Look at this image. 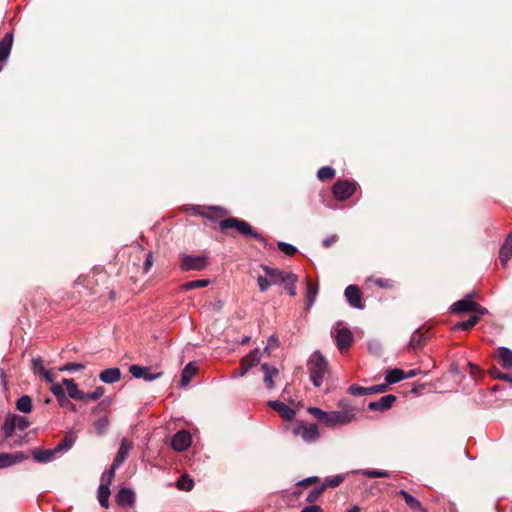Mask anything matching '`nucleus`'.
I'll return each mask as SVG.
<instances>
[{
    "label": "nucleus",
    "mask_w": 512,
    "mask_h": 512,
    "mask_svg": "<svg viewBox=\"0 0 512 512\" xmlns=\"http://www.w3.org/2000/svg\"><path fill=\"white\" fill-rule=\"evenodd\" d=\"M109 405L110 402L108 400H103L93 409V413H107Z\"/></svg>",
    "instance_id": "54"
},
{
    "label": "nucleus",
    "mask_w": 512,
    "mask_h": 512,
    "mask_svg": "<svg viewBox=\"0 0 512 512\" xmlns=\"http://www.w3.org/2000/svg\"><path fill=\"white\" fill-rule=\"evenodd\" d=\"M495 356L498 359V362L505 369L512 368V350L507 347H499Z\"/></svg>",
    "instance_id": "21"
},
{
    "label": "nucleus",
    "mask_w": 512,
    "mask_h": 512,
    "mask_svg": "<svg viewBox=\"0 0 512 512\" xmlns=\"http://www.w3.org/2000/svg\"><path fill=\"white\" fill-rule=\"evenodd\" d=\"M337 240H338L337 235H331L330 237H327L323 240L322 245H323V247L328 248L331 245H333L334 243H336Z\"/></svg>",
    "instance_id": "60"
},
{
    "label": "nucleus",
    "mask_w": 512,
    "mask_h": 512,
    "mask_svg": "<svg viewBox=\"0 0 512 512\" xmlns=\"http://www.w3.org/2000/svg\"><path fill=\"white\" fill-rule=\"evenodd\" d=\"M278 248L281 252L288 256H292L296 253L297 249L295 246L285 243V242H278Z\"/></svg>",
    "instance_id": "47"
},
{
    "label": "nucleus",
    "mask_w": 512,
    "mask_h": 512,
    "mask_svg": "<svg viewBox=\"0 0 512 512\" xmlns=\"http://www.w3.org/2000/svg\"><path fill=\"white\" fill-rule=\"evenodd\" d=\"M489 372H490V375L496 379H501V375L504 374L497 367L491 368Z\"/></svg>",
    "instance_id": "62"
},
{
    "label": "nucleus",
    "mask_w": 512,
    "mask_h": 512,
    "mask_svg": "<svg viewBox=\"0 0 512 512\" xmlns=\"http://www.w3.org/2000/svg\"><path fill=\"white\" fill-rule=\"evenodd\" d=\"M16 414H7L5 417L4 424L1 428L2 432L4 433L5 438H10L14 434V431L16 428Z\"/></svg>",
    "instance_id": "26"
},
{
    "label": "nucleus",
    "mask_w": 512,
    "mask_h": 512,
    "mask_svg": "<svg viewBox=\"0 0 512 512\" xmlns=\"http://www.w3.org/2000/svg\"><path fill=\"white\" fill-rule=\"evenodd\" d=\"M42 376L47 382L51 383L50 391L57 397V400L60 404H63L64 401V388L61 383H54L53 375L45 370L44 373H41Z\"/></svg>",
    "instance_id": "13"
},
{
    "label": "nucleus",
    "mask_w": 512,
    "mask_h": 512,
    "mask_svg": "<svg viewBox=\"0 0 512 512\" xmlns=\"http://www.w3.org/2000/svg\"><path fill=\"white\" fill-rule=\"evenodd\" d=\"M15 421H16V428L21 431L26 430L30 426V422L24 416H19L16 414Z\"/></svg>",
    "instance_id": "51"
},
{
    "label": "nucleus",
    "mask_w": 512,
    "mask_h": 512,
    "mask_svg": "<svg viewBox=\"0 0 512 512\" xmlns=\"http://www.w3.org/2000/svg\"><path fill=\"white\" fill-rule=\"evenodd\" d=\"M262 269L264 273L269 278V281L272 283V285H280L283 284V282L286 279L288 272H283L277 268H272L266 265H262Z\"/></svg>",
    "instance_id": "14"
},
{
    "label": "nucleus",
    "mask_w": 512,
    "mask_h": 512,
    "mask_svg": "<svg viewBox=\"0 0 512 512\" xmlns=\"http://www.w3.org/2000/svg\"><path fill=\"white\" fill-rule=\"evenodd\" d=\"M31 363H32L31 369L34 372V374L40 375L41 373H44L45 368L43 366L41 357L33 358Z\"/></svg>",
    "instance_id": "46"
},
{
    "label": "nucleus",
    "mask_w": 512,
    "mask_h": 512,
    "mask_svg": "<svg viewBox=\"0 0 512 512\" xmlns=\"http://www.w3.org/2000/svg\"><path fill=\"white\" fill-rule=\"evenodd\" d=\"M27 458L28 457L24 455L23 452L2 453L0 454V468L11 466Z\"/></svg>",
    "instance_id": "16"
},
{
    "label": "nucleus",
    "mask_w": 512,
    "mask_h": 512,
    "mask_svg": "<svg viewBox=\"0 0 512 512\" xmlns=\"http://www.w3.org/2000/svg\"><path fill=\"white\" fill-rule=\"evenodd\" d=\"M219 226L221 230L235 228L240 234L246 237L254 238L266 244L264 237L258 232L254 231V229L244 220H240L235 217H230L220 221Z\"/></svg>",
    "instance_id": "3"
},
{
    "label": "nucleus",
    "mask_w": 512,
    "mask_h": 512,
    "mask_svg": "<svg viewBox=\"0 0 512 512\" xmlns=\"http://www.w3.org/2000/svg\"><path fill=\"white\" fill-rule=\"evenodd\" d=\"M308 412L318 419L321 423L325 424L327 419V412L318 407H309Z\"/></svg>",
    "instance_id": "43"
},
{
    "label": "nucleus",
    "mask_w": 512,
    "mask_h": 512,
    "mask_svg": "<svg viewBox=\"0 0 512 512\" xmlns=\"http://www.w3.org/2000/svg\"><path fill=\"white\" fill-rule=\"evenodd\" d=\"M118 505L131 507L135 502V494L129 488H122L116 495Z\"/></svg>",
    "instance_id": "19"
},
{
    "label": "nucleus",
    "mask_w": 512,
    "mask_h": 512,
    "mask_svg": "<svg viewBox=\"0 0 512 512\" xmlns=\"http://www.w3.org/2000/svg\"><path fill=\"white\" fill-rule=\"evenodd\" d=\"M13 44V35L6 34L0 41V61H6L10 55Z\"/></svg>",
    "instance_id": "25"
},
{
    "label": "nucleus",
    "mask_w": 512,
    "mask_h": 512,
    "mask_svg": "<svg viewBox=\"0 0 512 512\" xmlns=\"http://www.w3.org/2000/svg\"><path fill=\"white\" fill-rule=\"evenodd\" d=\"M356 185L347 180L337 181L332 188L334 197L339 201L348 199L355 191Z\"/></svg>",
    "instance_id": "7"
},
{
    "label": "nucleus",
    "mask_w": 512,
    "mask_h": 512,
    "mask_svg": "<svg viewBox=\"0 0 512 512\" xmlns=\"http://www.w3.org/2000/svg\"><path fill=\"white\" fill-rule=\"evenodd\" d=\"M104 392H105V390L101 386L97 387L92 392H88V393L84 392V401L83 402H86L88 400L96 401V400L100 399L103 396Z\"/></svg>",
    "instance_id": "42"
},
{
    "label": "nucleus",
    "mask_w": 512,
    "mask_h": 512,
    "mask_svg": "<svg viewBox=\"0 0 512 512\" xmlns=\"http://www.w3.org/2000/svg\"><path fill=\"white\" fill-rule=\"evenodd\" d=\"M121 378V371L119 368H108L103 370L100 375L99 379L107 384H113L115 382H118Z\"/></svg>",
    "instance_id": "23"
},
{
    "label": "nucleus",
    "mask_w": 512,
    "mask_h": 512,
    "mask_svg": "<svg viewBox=\"0 0 512 512\" xmlns=\"http://www.w3.org/2000/svg\"><path fill=\"white\" fill-rule=\"evenodd\" d=\"M333 334L337 348L341 352H343L344 350L348 349L351 346L353 342V334L348 328L343 327L340 323H338L337 326L334 328Z\"/></svg>",
    "instance_id": "5"
},
{
    "label": "nucleus",
    "mask_w": 512,
    "mask_h": 512,
    "mask_svg": "<svg viewBox=\"0 0 512 512\" xmlns=\"http://www.w3.org/2000/svg\"><path fill=\"white\" fill-rule=\"evenodd\" d=\"M196 371H197V368L192 362L188 363L184 367L182 374H181L182 386H186L189 384V382L191 381L193 376L196 374Z\"/></svg>",
    "instance_id": "31"
},
{
    "label": "nucleus",
    "mask_w": 512,
    "mask_h": 512,
    "mask_svg": "<svg viewBox=\"0 0 512 512\" xmlns=\"http://www.w3.org/2000/svg\"><path fill=\"white\" fill-rule=\"evenodd\" d=\"M152 265H153V253L150 251L146 255V259H145V262L143 264L144 272L147 273L151 269Z\"/></svg>",
    "instance_id": "56"
},
{
    "label": "nucleus",
    "mask_w": 512,
    "mask_h": 512,
    "mask_svg": "<svg viewBox=\"0 0 512 512\" xmlns=\"http://www.w3.org/2000/svg\"><path fill=\"white\" fill-rule=\"evenodd\" d=\"M61 384L62 387H66L67 394L70 398L78 401H84V392L78 388L73 379H63Z\"/></svg>",
    "instance_id": "18"
},
{
    "label": "nucleus",
    "mask_w": 512,
    "mask_h": 512,
    "mask_svg": "<svg viewBox=\"0 0 512 512\" xmlns=\"http://www.w3.org/2000/svg\"><path fill=\"white\" fill-rule=\"evenodd\" d=\"M512 256V248L502 245L499 252V259L503 267H505Z\"/></svg>",
    "instance_id": "39"
},
{
    "label": "nucleus",
    "mask_w": 512,
    "mask_h": 512,
    "mask_svg": "<svg viewBox=\"0 0 512 512\" xmlns=\"http://www.w3.org/2000/svg\"><path fill=\"white\" fill-rule=\"evenodd\" d=\"M129 372L136 379H144L147 382L156 380L162 376V372L150 373L149 368L140 365H131Z\"/></svg>",
    "instance_id": "9"
},
{
    "label": "nucleus",
    "mask_w": 512,
    "mask_h": 512,
    "mask_svg": "<svg viewBox=\"0 0 512 512\" xmlns=\"http://www.w3.org/2000/svg\"><path fill=\"white\" fill-rule=\"evenodd\" d=\"M472 312L475 313L474 315L480 316V315L487 314L488 310L485 307H483V306L479 305L478 303L474 302V306H473V311Z\"/></svg>",
    "instance_id": "59"
},
{
    "label": "nucleus",
    "mask_w": 512,
    "mask_h": 512,
    "mask_svg": "<svg viewBox=\"0 0 512 512\" xmlns=\"http://www.w3.org/2000/svg\"><path fill=\"white\" fill-rule=\"evenodd\" d=\"M56 451L54 449L43 450L35 448L32 450V456L36 462L48 463L51 462L55 457Z\"/></svg>",
    "instance_id": "22"
},
{
    "label": "nucleus",
    "mask_w": 512,
    "mask_h": 512,
    "mask_svg": "<svg viewBox=\"0 0 512 512\" xmlns=\"http://www.w3.org/2000/svg\"><path fill=\"white\" fill-rule=\"evenodd\" d=\"M192 442L191 434L186 430L178 431L171 440V446L176 451L186 450Z\"/></svg>",
    "instance_id": "8"
},
{
    "label": "nucleus",
    "mask_w": 512,
    "mask_h": 512,
    "mask_svg": "<svg viewBox=\"0 0 512 512\" xmlns=\"http://www.w3.org/2000/svg\"><path fill=\"white\" fill-rule=\"evenodd\" d=\"M323 490H324V488L322 486L319 488L312 489L307 495V501L310 503L316 501L318 499V497L321 495V493L323 492Z\"/></svg>",
    "instance_id": "52"
},
{
    "label": "nucleus",
    "mask_w": 512,
    "mask_h": 512,
    "mask_svg": "<svg viewBox=\"0 0 512 512\" xmlns=\"http://www.w3.org/2000/svg\"><path fill=\"white\" fill-rule=\"evenodd\" d=\"M261 369L264 372V384L267 389L271 390L274 388V377L278 376L279 371L276 367L271 366L267 363L261 365Z\"/></svg>",
    "instance_id": "17"
},
{
    "label": "nucleus",
    "mask_w": 512,
    "mask_h": 512,
    "mask_svg": "<svg viewBox=\"0 0 512 512\" xmlns=\"http://www.w3.org/2000/svg\"><path fill=\"white\" fill-rule=\"evenodd\" d=\"M426 341V335L425 333H422L420 329H417L412 335H411V338H410V341H409V348L411 350H418L420 349L424 343Z\"/></svg>",
    "instance_id": "27"
},
{
    "label": "nucleus",
    "mask_w": 512,
    "mask_h": 512,
    "mask_svg": "<svg viewBox=\"0 0 512 512\" xmlns=\"http://www.w3.org/2000/svg\"><path fill=\"white\" fill-rule=\"evenodd\" d=\"M345 297L350 306L357 308V309H363L364 305L361 301V292L358 286L356 285H349L345 289Z\"/></svg>",
    "instance_id": "10"
},
{
    "label": "nucleus",
    "mask_w": 512,
    "mask_h": 512,
    "mask_svg": "<svg viewBox=\"0 0 512 512\" xmlns=\"http://www.w3.org/2000/svg\"><path fill=\"white\" fill-rule=\"evenodd\" d=\"M131 449L132 443L126 438H123L121 440L120 447L118 449L116 457L113 461L114 468H119L122 465V463L127 459Z\"/></svg>",
    "instance_id": "12"
},
{
    "label": "nucleus",
    "mask_w": 512,
    "mask_h": 512,
    "mask_svg": "<svg viewBox=\"0 0 512 512\" xmlns=\"http://www.w3.org/2000/svg\"><path fill=\"white\" fill-rule=\"evenodd\" d=\"M116 469L117 468H114V463H112L110 470L103 473L101 483L107 484L108 487H110V484L115 476Z\"/></svg>",
    "instance_id": "48"
},
{
    "label": "nucleus",
    "mask_w": 512,
    "mask_h": 512,
    "mask_svg": "<svg viewBox=\"0 0 512 512\" xmlns=\"http://www.w3.org/2000/svg\"><path fill=\"white\" fill-rule=\"evenodd\" d=\"M194 487L193 480L187 475H181L177 481V488L183 491H191Z\"/></svg>",
    "instance_id": "37"
},
{
    "label": "nucleus",
    "mask_w": 512,
    "mask_h": 512,
    "mask_svg": "<svg viewBox=\"0 0 512 512\" xmlns=\"http://www.w3.org/2000/svg\"><path fill=\"white\" fill-rule=\"evenodd\" d=\"M473 306L474 301L472 300L471 295H467L465 298L453 303L451 306V311L455 313L472 312Z\"/></svg>",
    "instance_id": "20"
},
{
    "label": "nucleus",
    "mask_w": 512,
    "mask_h": 512,
    "mask_svg": "<svg viewBox=\"0 0 512 512\" xmlns=\"http://www.w3.org/2000/svg\"><path fill=\"white\" fill-rule=\"evenodd\" d=\"M396 401V397L392 394L382 396L379 400L370 402L368 408L372 411L384 412L390 409L393 403Z\"/></svg>",
    "instance_id": "11"
},
{
    "label": "nucleus",
    "mask_w": 512,
    "mask_h": 512,
    "mask_svg": "<svg viewBox=\"0 0 512 512\" xmlns=\"http://www.w3.org/2000/svg\"><path fill=\"white\" fill-rule=\"evenodd\" d=\"M84 369V365L81 363H67L64 366L60 367L59 370L64 372H74Z\"/></svg>",
    "instance_id": "50"
},
{
    "label": "nucleus",
    "mask_w": 512,
    "mask_h": 512,
    "mask_svg": "<svg viewBox=\"0 0 512 512\" xmlns=\"http://www.w3.org/2000/svg\"><path fill=\"white\" fill-rule=\"evenodd\" d=\"M293 434L299 436L306 443H313L319 438L316 424L299 423L293 428Z\"/></svg>",
    "instance_id": "4"
},
{
    "label": "nucleus",
    "mask_w": 512,
    "mask_h": 512,
    "mask_svg": "<svg viewBox=\"0 0 512 512\" xmlns=\"http://www.w3.org/2000/svg\"><path fill=\"white\" fill-rule=\"evenodd\" d=\"M344 480V476L343 475H335V476H332V477H327L323 483H322V487L325 489V488H328V487H337L339 486L342 481Z\"/></svg>",
    "instance_id": "40"
},
{
    "label": "nucleus",
    "mask_w": 512,
    "mask_h": 512,
    "mask_svg": "<svg viewBox=\"0 0 512 512\" xmlns=\"http://www.w3.org/2000/svg\"><path fill=\"white\" fill-rule=\"evenodd\" d=\"M261 351L259 348L252 350L248 355L242 358V362L248 366V368H252L260 363L261 360Z\"/></svg>",
    "instance_id": "29"
},
{
    "label": "nucleus",
    "mask_w": 512,
    "mask_h": 512,
    "mask_svg": "<svg viewBox=\"0 0 512 512\" xmlns=\"http://www.w3.org/2000/svg\"><path fill=\"white\" fill-rule=\"evenodd\" d=\"M278 346H279V340H278V337H277L275 334H273V335H271V336L269 337V339H268V343H267V345H266V347H265V349H264V350H265V351H268V350H270V349H275V348H277Z\"/></svg>",
    "instance_id": "53"
},
{
    "label": "nucleus",
    "mask_w": 512,
    "mask_h": 512,
    "mask_svg": "<svg viewBox=\"0 0 512 512\" xmlns=\"http://www.w3.org/2000/svg\"><path fill=\"white\" fill-rule=\"evenodd\" d=\"M399 495L403 497L406 504L414 511H423L422 504L412 495H410L406 490L401 489Z\"/></svg>",
    "instance_id": "28"
},
{
    "label": "nucleus",
    "mask_w": 512,
    "mask_h": 512,
    "mask_svg": "<svg viewBox=\"0 0 512 512\" xmlns=\"http://www.w3.org/2000/svg\"><path fill=\"white\" fill-rule=\"evenodd\" d=\"M297 280H298L297 275L290 272V273H287L286 279L283 282V284L285 285V289L287 290L289 295L292 297H294L296 295L295 284H296Z\"/></svg>",
    "instance_id": "35"
},
{
    "label": "nucleus",
    "mask_w": 512,
    "mask_h": 512,
    "mask_svg": "<svg viewBox=\"0 0 512 512\" xmlns=\"http://www.w3.org/2000/svg\"><path fill=\"white\" fill-rule=\"evenodd\" d=\"M386 389H387V385L386 384L375 385V386H372V387H368V394L382 393V392H385Z\"/></svg>",
    "instance_id": "57"
},
{
    "label": "nucleus",
    "mask_w": 512,
    "mask_h": 512,
    "mask_svg": "<svg viewBox=\"0 0 512 512\" xmlns=\"http://www.w3.org/2000/svg\"><path fill=\"white\" fill-rule=\"evenodd\" d=\"M501 380H504L512 384V373H504L503 375H501Z\"/></svg>",
    "instance_id": "64"
},
{
    "label": "nucleus",
    "mask_w": 512,
    "mask_h": 512,
    "mask_svg": "<svg viewBox=\"0 0 512 512\" xmlns=\"http://www.w3.org/2000/svg\"><path fill=\"white\" fill-rule=\"evenodd\" d=\"M307 365L313 385L315 387L321 386L327 373L328 363L326 359L320 352L316 351L310 356Z\"/></svg>",
    "instance_id": "2"
},
{
    "label": "nucleus",
    "mask_w": 512,
    "mask_h": 512,
    "mask_svg": "<svg viewBox=\"0 0 512 512\" xmlns=\"http://www.w3.org/2000/svg\"><path fill=\"white\" fill-rule=\"evenodd\" d=\"M419 370L411 369L408 372H404V379L413 378L418 374Z\"/></svg>",
    "instance_id": "63"
},
{
    "label": "nucleus",
    "mask_w": 512,
    "mask_h": 512,
    "mask_svg": "<svg viewBox=\"0 0 512 512\" xmlns=\"http://www.w3.org/2000/svg\"><path fill=\"white\" fill-rule=\"evenodd\" d=\"M348 392L354 396H363L368 394V388L353 384L348 388Z\"/></svg>",
    "instance_id": "49"
},
{
    "label": "nucleus",
    "mask_w": 512,
    "mask_h": 512,
    "mask_svg": "<svg viewBox=\"0 0 512 512\" xmlns=\"http://www.w3.org/2000/svg\"><path fill=\"white\" fill-rule=\"evenodd\" d=\"M16 408L22 413H30L32 411V399L28 395L21 396L16 402Z\"/></svg>",
    "instance_id": "33"
},
{
    "label": "nucleus",
    "mask_w": 512,
    "mask_h": 512,
    "mask_svg": "<svg viewBox=\"0 0 512 512\" xmlns=\"http://www.w3.org/2000/svg\"><path fill=\"white\" fill-rule=\"evenodd\" d=\"M110 487L107 484L101 483L98 488V501L103 508L109 506Z\"/></svg>",
    "instance_id": "30"
},
{
    "label": "nucleus",
    "mask_w": 512,
    "mask_h": 512,
    "mask_svg": "<svg viewBox=\"0 0 512 512\" xmlns=\"http://www.w3.org/2000/svg\"><path fill=\"white\" fill-rule=\"evenodd\" d=\"M360 473L363 476L369 477V478H384L389 477L390 473L386 470H377V469H363L360 470Z\"/></svg>",
    "instance_id": "38"
},
{
    "label": "nucleus",
    "mask_w": 512,
    "mask_h": 512,
    "mask_svg": "<svg viewBox=\"0 0 512 512\" xmlns=\"http://www.w3.org/2000/svg\"><path fill=\"white\" fill-rule=\"evenodd\" d=\"M318 295V286L309 278L306 280V309L309 310L315 303Z\"/></svg>",
    "instance_id": "24"
},
{
    "label": "nucleus",
    "mask_w": 512,
    "mask_h": 512,
    "mask_svg": "<svg viewBox=\"0 0 512 512\" xmlns=\"http://www.w3.org/2000/svg\"><path fill=\"white\" fill-rule=\"evenodd\" d=\"M404 379V371L399 368L391 369L387 372L385 380L388 384H395Z\"/></svg>",
    "instance_id": "34"
},
{
    "label": "nucleus",
    "mask_w": 512,
    "mask_h": 512,
    "mask_svg": "<svg viewBox=\"0 0 512 512\" xmlns=\"http://www.w3.org/2000/svg\"><path fill=\"white\" fill-rule=\"evenodd\" d=\"M209 283L210 282L207 279L193 280V281H189V282L184 283L181 286V290L189 291V290L196 289V288H203V287L208 286Z\"/></svg>",
    "instance_id": "36"
},
{
    "label": "nucleus",
    "mask_w": 512,
    "mask_h": 512,
    "mask_svg": "<svg viewBox=\"0 0 512 512\" xmlns=\"http://www.w3.org/2000/svg\"><path fill=\"white\" fill-rule=\"evenodd\" d=\"M301 512H323V510L318 505H311L302 509Z\"/></svg>",
    "instance_id": "61"
},
{
    "label": "nucleus",
    "mask_w": 512,
    "mask_h": 512,
    "mask_svg": "<svg viewBox=\"0 0 512 512\" xmlns=\"http://www.w3.org/2000/svg\"><path fill=\"white\" fill-rule=\"evenodd\" d=\"M250 370V368H248L247 365H245L242 361L240 362V370L239 372L237 373H234L232 375V378H237V377H243L247 374V372Z\"/></svg>",
    "instance_id": "58"
},
{
    "label": "nucleus",
    "mask_w": 512,
    "mask_h": 512,
    "mask_svg": "<svg viewBox=\"0 0 512 512\" xmlns=\"http://www.w3.org/2000/svg\"><path fill=\"white\" fill-rule=\"evenodd\" d=\"M479 321L478 315H472L468 320L460 322L457 324V327L462 330H469L474 327Z\"/></svg>",
    "instance_id": "44"
},
{
    "label": "nucleus",
    "mask_w": 512,
    "mask_h": 512,
    "mask_svg": "<svg viewBox=\"0 0 512 512\" xmlns=\"http://www.w3.org/2000/svg\"><path fill=\"white\" fill-rule=\"evenodd\" d=\"M109 426V419L107 415L99 417L97 420L93 423V429L94 432L97 435H103L107 431Z\"/></svg>",
    "instance_id": "32"
},
{
    "label": "nucleus",
    "mask_w": 512,
    "mask_h": 512,
    "mask_svg": "<svg viewBox=\"0 0 512 512\" xmlns=\"http://www.w3.org/2000/svg\"><path fill=\"white\" fill-rule=\"evenodd\" d=\"M208 260L204 255H183L181 260V269L184 271L204 269Z\"/></svg>",
    "instance_id": "6"
},
{
    "label": "nucleus",
    "mask_w": 512,
    "mask_h": 512,
    "mask_svg": "<svg viewBox=\"0 0 512 512\" xmlns=\"http://www.w3.org/2000/svg\"><path fill=\"white\" fill-rule=\"evenodd\" d=\"M72 446V442L68 439H64L62 442H60L55 448L54 450L56 451V453L58 452H61V451H64V450H68L70 449Z\"/></svg>",
    "instance_id": "55"
},
{
    "label": "nucleus",
    "mask_w": 512,
    "mask_h": 512,
    "mask_svg": "<svg viewBox=\"0 0 512 512\" xmlns=\"http://www.w3.org/2000/svg\"><path fill=\"white\" fill-rule=\"evenodd\" d=\"M268 405L273 410L277 411L281 415V417L285 420H291L295 416V411L281 401H278V400L269 401Z\"/></svg>",
    "instance_id": "15"
},
{
    "label": "nucleus",
    "mask_w": 512,
    "mask_h": 512,
    "mask_svg": "<svg viewBox=\"0 0 512 512\" xmlns=\"http://www.w3.org/2000/svg\"><path fill=\"white\" fill-rule=\"evenodd\" d=\"M257 284L261 292H265L272 285L266 274L258 275Z\"/></svg>",
    "instance_id": "45"
},
{
    "label": "nucleus",
    "mask_w": 512,
    "mask_h": 512,
    "mask_svg": "<svg viewBox=\"0 0 512 512\" xmlns=\"http://www.w3.org/2000/svg\"><path fill=\"white\" fill-rule=\"evenodd\" d=\"M335 175V170L330 166H323L317 172V177L320 180L332 179Z\"/></svg>",
    "instance_id": "41"
},
{
    "label": "nucleus",
    "mask_w": 512,
    "mask_h": 512,
    "mask_svg": "<svg viewBox=\"0 0 512 512\" xmlns=\"http://www.w3.org/2000/svg\"><path fill=\"white\" fill-rule=\"evenodd\" d=\"M339 405L341 410L327 412L325 425L329 427L344 426L356 419L358 410L350 405L346 400H341Z\"/></svg>",
    "instance_id": "1"
}]
</instances>
